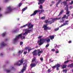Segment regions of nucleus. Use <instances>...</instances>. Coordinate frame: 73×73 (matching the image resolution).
Wrapping results in <instances>:
<instances>
[{
	"mask_svg": "<svg viewBox=\"0 0 73 73\" xmlns=\"http://www.w3.org/2000/svg\"><path fill=\"white\" fill-rule=\"evenodd\" d=\"M64 12V10H62L60 12L59 15H58V16H60L61 15H62V13Z\"/></svg>",
	"mask_w": 73,
	"mask_h": 73,
	"instance_id": "nucleus-18",
	"label": "nucleus"
},
{
	"mask_svg": "<svg viewBox=\"0 0 73 73\" xmlns=\"http://www.w3.org/2000/svg\"><path fill=\"white\" fill-rule=\"evenodd\" d=\"M63 72H65V73H67V70H63Z\"/></svg>",
	"mask_w": 73,
	"mask_h": 73,
	"instance_id": "nucleus-41",
	"label": "nucleus"
},
{
	"mask_svg": "<svg viewBox=\"0 0 73 73\" xmlns=\"http://www.w3.org/2000/svg\"><path fill=\"white\" fill-rule=\"evenodd\" d=\"M27 53V52H24L23 53V54H26Z\"/></svg>",
	"mask_w": 73,
	"mask_h": 73,
	"instance_id": "nucleus-47",
	"label": "nucleus"
},
{
	"mask_svg": "<svg viewBox=\"0 0 73 73\" xmlns=\"http://www.w3.org/2000/svg\"><path fill=\"white\" fill-rule=\"evenodd\" d=\"M61 66V65L60 64H57L56 66V67L57 68H60Z\"/></svg>",
	"mask_w": 73,
	"mask_h": 73,
	"instance_id": "nucleus-29",
	"label": "nucleus"
},
{
	"mask_svg": "<svg viewBox=\"0 0 73 73\" xmlns=\"http://www.w3.org/2000/svg\"><path fill=\"white\" fill-rule=\"evenodd\" d=\"M59 67H57L56 68V70H59V68H58Z\"/></svg>",
	"mask_w": 73,
	"mask_h": 73,
	"instance_id": "nucleus-56",
	"label": "nucleus"
},
{
	"mask_svg": "<svg viewBox=\"0 0 73 73\" xmlns=\"http://www.w3.org/2000/svg\"><path fill=\"white\" fill-rule=\"evenodd\" d=\"M37 54H38V56H40V54H38V53Z\"/></svg>",
	"mask_w": 73,
	"mask_h": 73,
	"instance_id": "nucleus-60",
	"label": "nucleus"
},
{
	"mask_svg": "<svg viewBox=\"0 0 73 73\" xmlns=\"http://www.w3.org/2000/svg\"><path fill=\"white\" fill-rule=\"evenodd\" d=\"M26 26H28V24H26V25H24L23 26H22L21 27L22 28H24V27H26Z\"/></svg>",
	"mask_w": 73,
	"mask_h": 73,
	"instance_id": "nucleus-37",
	"label": "nucleus"
},
{
	"mask_svg": "<svg viewBox=\"0 0 73 73\" xmlns=\"http://www.w3.org/2000/svg\"><path fill=\"white\" fill-rule=\"evenodd\" d=\"M20 45H22L23 44V42H21L20 43Z\"/></svg>",
	"mask_w": 73,
	"mask_h": 73,
	"instance_id": "nucleus-42",
	"label": "nucleus"
},
{
	"mask_svg": "<svg viewBox=\"0 0 73 73\" xmlns=\"http://www.w3.org/2000/svg\"><path fill=\"white\" fill-rule=\"evenodd\" d=\"M36 58L35 57H34V58H33V60L32 61V62H34V61H36Z\"/></svg>",
	"mask_w": 73,
	"mask_h": 73,
	"instance_id": "nucleus-26",
	"label": "nucleus"
},
{
	"mask_svg": "<svg viewBox=\"0 0 73 73\" xmlns=\"http://www.w3.org/2000/svg\"><path fill=\"white\" fill-rule=\"evenodd\" d=\"M62 3L64 4V6H65V5H66L67 6V2L66 1H64Z\"/></svg>",
	"mask_w": 73,
	"mask_h": 73,
	"instance_id": "nucleus-20",
	"label": "nucleus"
},
{
	"mask_svg": "<svg viewBox=\"0 0 73 73\" xmlns=\"http://www.w3.org/2000/svg\"><path fill=\"white\" fill-rule=\"evenodd\" d=\"M60 26L58 28H56L54 29V31H58L59 30V28H60Z\"/></svg>",
	"mask_w": 73,
	"mask_h": 73,
	"instance_id": "nucleus-24",
	"label": "nucleus"
},
{
	"mask_svg": "<svg viewBox=\"0 0 73 73\" xmlns=\"http://www.w3.org/2000/svg\"><path fill=\"white\" fill-rule=\"evenodd\" d=\"M25 61V60H24L23 59H22L19 60V61L17 62V63H15L14 65H19V66H20L22 65V64H23V62H24Z\"/></svg>",
	"mask_w": 73,
	"mask_h": 73,
	"instance_id": "nucleus-2",
	"label": "nucleus"
},
{
	"mask_svg": "<svg viewBox=\"0 0 73 73\" xmlns=\"http://www.w3.org/2000/svg\"><path fill=\"white\" fill-rule=\"evenodd\" d=\"M68 22H69V21H65V23H63V24L62 25L60 26V27H63V26H64V25H68V23H67Z\"/></svg>",
	"mask_w": 73,
	"mask_h": 73,
	"instance_id": "nucleus-10",
	"label": "nucleus"
},
{
	"mask_svg": "<svg viewBox=\"0 0 73 73\" xmlns=\"http://www.w3.org/2000/svg\"><path fill=\"white\" fill-rule=\"evenodd\" d=\"M3 54H2V53H1V54H0V56H3Z\"/></svg>",
	"mask_w": 73,
	"mask_h": 73,
	"instance_id": "nucleus-59",
	"label": "nucleus"
},
{
	"mask_svg": "<svg viewBox=\"0 0 73 73\" xmlns=\"http://www.w3.org/2000/svg\"><path fill=\"white\" fill-rule=\"evenodd\" d=\"M40 60H41L42 61H43V58H40Z\"/></svg>",
	"mask_w": 73,
	"mask_h": 73,
	"instance_id": "nucleus-46",
	"label": "nucleus"
},
{
	"mask_svg": "<svg viewBox=\"0 0 73 73\" xmlns=\"http://www.w3.org/2000/svg\"><path fill=\"white\" fill-rule=\"evenodd\" d=\"M2 16V14H0V17H1Z\"/></svg>",
	"mask_w": 73,
	"mask_h": 73,
	"instance_id": "nucleus-61",
	"label": "nucleus"
},
{
	"mask_svg": "<svg viewBox=\"0 0 73 73\" xmlns=\"http://www.w3.org/2000/svg\"><path fill=\"white\" fill-rule=\"evenodd\" d=\"M5 35H6V32H5L2 34V37H4L5 36Z\"/></svg>",
	"mask_w": 73,
	"mask_h": 73,
	"instance_id": "nucleus-25",
	"label": "nucleus"
},
{
	"mask_svg": "<svg viewBox=\"0 0 73 73\" xmlns=\"http://www.w3.org/2000/svg\"><path fill=\"white\" fill-rule=\"evenodd\" d=\"M41 12V10H40L35 11L34 12V13L31 15L30 16H35V15H36V14L37 13H38V12Z\"/></svg>",
	"mask_w": 73,
	"mask_h": 73,
	"instance_id": "nucleus-8",
	"label": "nucleus"
},
{
	"mask_svg": "<svg viewBox=\"0 0 73 73\" xmlns=\"http://www.w3.org/2000/svg\"><path fill=\"white\" fill-rule=\"evenodd\" d=\"M47 39V38H42L40 39L39 42H38H38H39L38 45H41L44 44V42H45L46 41V40Z\"/></svg>",
	"mask_w": 73,
	"mask_h": 73,
	"instance_id": "nucleus-3",
	"label": "nucleus"
},
{
	"mask_svg": "<svg viewBox=\"0 0 73 73\" xmlns=\"http://www.w3.org/2000/svg\"><path fill=\"white\" fill-rule=\"evenodd\" d=\"M6 72H10V70H6Z\"/></svg>",
	"mask_w": 73,
	"mask_h": 73,
	"instance_id": "nucleus-53",
	"label": "nucleus"
},
{
	"mask_svg": "<svg viewBox=\"0 0 73 73\" xmlns=\"http://www.w3.org/2000/svg\"><path fill=\"white\" fill-rule=\"evenodd\" d=\"M7 10L8 11H7L5 12V14H6V13H9L11 11H12L13 10V9H12L11 8V7L9 6V7H7Z\"/></svg>",
	"mask_w": 73,
	"mask_h": 73,
	"instance_id": "nucleus-7",
	"label": "nucleus"
},
{
	"mask_svg": "<svg viewBox=\"0 0 73 73\" xmlns=\"http://www.w3.org/2000/svg\"><path fill=\"white\" fill-rule=\"evenodd\" d=\"M52 4H54V1H52Z\"/></svg>",
	"mask_w": 73,
	"mask_h": 73,
	"instance_id": "nucleus-57",
	"label": "nucleus"
},
{
	"mask_svg": "<svg viewBox=\"0 0 73 73\" xmlns=\"http://www.w3.org/2000/svg\"><path fill=\"white\" fill-rule=\"evenodd\" d=\"M22 34H19V35L16 36V38H15L14 40L13 41L14 42H16L17 40L20 38V37L21 38V40H23V36H22Z\"/></svg>",
	"mask_w": 73,
	"mask_h": 73,
	"instance_id": "nucleus-4",
	"label": "nucleus"
},
{
	"mask_svg": "<svg viewBox=\"0 0 73 73\" xmlns=\"http://www.w3.org/2000/svg\"><path fill=\"white\" fill-rule=\"evenodd\" d=\"M69 61V60H68L67 61H66L64 62V63L66 64V63H67Z\"/></svg>",
	"mask_w": 73,
	"mask_h": 73,
	"instance_id": "nucleus-45",
	"label": "nucleus"
},
{
	"mask_svg": "<svg viewBox=\"0 0 73 73\" xmlns=\"http://www.w3.org/2000/svg\"><path fill=\"white\" fill-rule=\"evenodd\" d=\"M27 8H28L27 7H26L25 8H23V9H22V11L23 12L25 11V10H26V9H27Z\"/></svg>",
	"mask_w": 73,
	"mask_h": 73,
	"instance_id": "nucleus-23",
	"label": "nucleus"
},
{
	"mask_svg": "<svg viewBox=\"0 0 73 73\" xmlns=\"http://www.w3.org/2000/svg\"><path fill=\"white\" fill-rule=\"evenodd\" d=\"M49 46V44H48L46 45L45 46V48H48V46Z\"/></svg>",
	"mask_w": 73,
	"mask_h": 73,
	"instance_id": "nucleus-39",
	"label": "nucleus"
},
{
	"mask_svg": "<svg viewBox=\"0 0 73 73\" xmlns=\"http://www.w3.org/2000/svg\"><path fill=\"white\" fill-rule=\"evenodd\" d=\"M68 19V17H66V19Z\"/></svg>",
	"mask_w": 73,
	"mask_h": 73,
	"instance_id": "nucleus-63",
	"label": "nucleus"
},
{
	"mask_svg": "<svg viewBox=\"0 0 73 73\" xmlns=\"http://www.w3.org/2000/svg\"><path fill=\"white\" fill-rule=\"evenodd\" d=\"M42 37V36H39L38 37V38H41V37Z\"/></svg>",
	"mask_w": 73,
	"mask_h": 73,
	"instance_id": "nucleus-50",
	"label": "nucleus"
},
{
	"mask_svg": "<svg viewBox=\"0 0 73 73\" xmlns=\"http://www.w3.org/2000/svg\"><path fill=\"white\" fill-rule=\"evenodd\" d=\"M46 41L48 43V42H50V39H48V38H47L46 40Z\"/></svg>",
	"mask_w": 73,
	"mask_h": 73,
	"instance_id": "nucleus-31",
	"label": "nucleus"
},
{
	"mask_svg": "<svg viewBox=\"0 0 73 73\" xmlns=\"http://www.w3.org/2000/svg\"><path fill=\"white\" fill-rule=\"evenodd\" d=\"M51 50L52 51V52H54L55 51V49H52Z\"/></svg>",
	"mask_w": 73,
	"mask_h": 73,
	"instance_id": "nucleus-48",
	"label": "nucleus"
},
{
	"mask_svg": "<svg viewBox=\"0 0 73 73\" xmlns=\"http://www.w3.org/2000/svg\"><path fill=\"white\" fill-rule=\"evenodd\" d=\"M38 1H39V2L40 3H38V4L39 5L40 4H43V3H44V1H45V0H38Z\"/></svg>",
	"mask_w": 73,
	"mask_h": 73,
	"instance_id": "nucleus-13",
	"label": "nucleus"
},
{
	"mask_svg": "<svg viewBox=\"0 0 73 73\" xmlns=\"http://www.w3.org/2000/svg\"><path fill=\"white\" fill-rule=\"evenodd\" d=\"M65 9L66 11V15H69L70 13V11H69V9H68V5H67L66 7L65 8Z\"/></svg>",
	"mask_w": 73,
	"mask_h": 73,
	"instance_id": "nucleus-9",
	"label": "nucleus"
},
{
	"mask_svg": "<svg viewBox=\"0 0 73 73\" xmlns=\"http://www.w3.org/2000/svg\"><path fill=\"white\" fill-rule=\"evenodd\" d=\"M58 2H57V3L56 4V7H58V5L60 3V2H61L62 1V0H58ZM56 1H57V0H56Z\"/></svg>",
	"mask_w": 73,
	"mask_h": 73,
	"instance_id": "nucleus-14",
	"label": "nucleus"
},
{
	"mask_svg": "<svg viewBox=\"0 0 73 73\" xmlns=\"http://www.w3.org/2000/svg\"><path fill=\"white\" fill-rule=\"evenodd\" d=\"M22 38H23V39H25V37L24 36H22Z\"/></svg>",
	"mask_w": 73,
	"mask_h": 73,
	"instance_id": "nucleus-55",
	"label": "nucleus"
},
{
	"mask_svg": "<svg viewBox=\"0 0 73 73\" xmlns=\"http://www.w3.org/2000/svg\"><path fill=\"white\" fill-rule=\"evenodd\" d=\"M40 9H42V5H40L39 6Z\"/></svg>",
	"mask_w": 73,
	"mask_h": 73,
	"instance_id": "nucleus-38",
	"label": "nucleus"
},
{
	"mask_svg": "<svg viewBox=\"0 0 73 73\" xmlns=\"http://www.w3.org/2000/svg\"><path fill=\"white\" fill-rule=\"evenodd\" d=\"M29 48V46H27V47H26L25 48V49L26 50H27V49H28Z\"/></svg>",
	"mask_w": 73,
	"mask_h": 73,
	"instance_id": "nucleus-34",
	"label": "nucleus"
},
{
	"mask_svg": "<svg viewBox=\"0 0 73 73\" xmlns=\"http://www.w3.org/2000/svg\"><path fill=\"white\" fill-rule=\"evenodd\" d=\"M72 4H73V1H72L71 3H70V4L72 5Z\"/></svg>",
	"mask_w": 73,
	"mask_h": 73,
	"instance_id": "nucleus-54",
	"label": "nucleus"
},
{
	"mask_svg": "<svg viewBox=\"0 0 73 73\" xmlns=\"http://www.w3.org/2000/svg\"><path fill=\"white\" fill-rule=\"evenodd\" d=\"M35 49V48H32L28 49V52L29 53V52H31V50H32L33 49Z\"/></svg>",
	"mask_w": 73,
	"mask_h": 73,
	"instance_id": "nucleus-27",
	"label": "nucleus"
},
{
	"mask_svg": "<svg viewBox=\"0 0 73 73\" xmlns=\"http://www.w3.org/2000/svg\"><path fill=\"white\" fill-rule=\"evenodd\" d=\"M68 67H70L71 68H73V63H71V64H69V65L68 66Z\"/></svg>",
	"mask_w": 73,
	"mask_h": 73,
	"instance_id": "nucleus-21",
	"label": "nucleus"
},
{
	"mask_svg": "<svg viewBox=\"0 0 73 73\" xmlns=\"http://www.w3.org/2000/svg\"><path fill=\"white\" fill-rule=\"evenodd\" d=\"M69 16H70V15H68L67 16V17H69Z\"/></svg>",
	"mask_w": 73,
	"mask_h": 73,
	"instance_id": "nucleus-64",
	"label": "nucleus"
},
{
	"mask_svg": "<svg viewBox=\"0 0 73 73\" xmlns=\"http://www.w3.org/2000/svg\"><path fill=\"white\" fill-rule=\"evenodd\" d=\"M66 15H64L63 17L62 18V19H65V18H66Z\"/></svg>",
	"mask_w": 73,
	"mask_h": 73,
	"instance_id": "nucleus-36",
	"label": "nucleus"
},
{
	"mask_svg": "<svg viewBox=\"0 0 73 73\" xmlns=\"http://www.w3.org/2000/svg\"><path fill=\"white\" fill-rule=\"evenodd\" d=\"M42 12L43 13L44 12V10L42 9V10H41L40 12L39 13V14L40 15L41 14V13H42Z\"/></svg>",
	"mask_w": 73,
	"mask_h": 73,
	"instance_id": "nucleus-30",
	"label": "nucleus"
},
{
	"mask_svg": "<svg viewBox=\"0 0 73 73\" xmlns=\"http://www.w3.org/2000/svg\"><path fill=\"white\" fill-rule=\"evenodd\" d=\"M23 65H25L23 67V69H22V70L21 71V72H19V73H21V72L22 73H23L24 72V71L25 70H26V67H27V64L25 63H24Z\"/></svg>",
	"mask_w": 73,
	"mask_h": 73,
	"instance_id": "nucleus-6",
	"label": "nucleus"
},
{
	"mask_svg": "<svg viewBox=\"0 0 73 73\" xmlns=\"http://www.w3.org/2000/svg\"><path fill=\"white\" fill-rule=\"evenodd\" d=\"M68 43L69 44H70V43H72V41L71 40H70L68 41Z\"/></svg>",
	"mask_w": 73,
	"mask_h": 73,
	"instance_id": "nucleus-52",
	"label": "nucleus"
},
{
	"mask_svg": "<svg viewBox=\"0 0 73 73\" xmlns=\"http://www.w3.org/2000/svg\"><path fill=\"white\" fill-rule=\"evenodd\" d=\"M56 51H59L58 50V49H56Z\"/></svg>",
	"mask_w": 73,
	"mask_h": 73,
	"instance_id": "nucleus-62",
	"label": "nucleus"
},
{
	"mask_svg": "<svg viewBox=\"0 0 73 73\" xmlns=\"http://www.w3.org/2000/svg\"><path fill=\"white\" fill-rule=\"evenodd\" d=\"M28 27L29 28L28 29H26L25 30V33L23 34V35H25L26 34L28 35L29 33H31V32L32 31V29L29 30V29H31L33 27V25H32V23H28Z\"/></svg>",
	"mask_w": 73,
	"mask_h": 73,
	"instance_id": "nucleus-1",
	"label": "nucleus"
},
{
	"mask_svg": "<svg viewBox=\"0 0 73 73\" xmlns=\"http://www.w3.org/2000/svg\"><path fill=\"white\" fill-rule=\"evenodd\" d=\"M49 21H48V20H46L45 21V22L46 23V24H46L48 23Z\"/></svg>",
	"mask_w": 73,
	"mask_h": 73,
	"instance_id": "nucleus-35",
	"label": "nucleus"
},
{
	"mask_svg": "<svg viewBox=\"0 0 73 73\" xmlns=\"http://www.w3.org/2000/svg\"><path fill=\"white\" fill-rule=\"evenodd\" d=\"M70 9H72L73 8V6H71L69 7Z\"/></svg>",
	"mask_w": 73,
	"mask_h": 73,
	"instance_id": "nucleus-49",
	"label": "nucleus"
},
{
	"mask_svg": "<svg viewBox=\"0 0 73 73\" xmlns=\"http://www.w3.org/2000/svg\"><path fill=\"white\" fill-rule=\"evenodd\" d=\"M21 5H22V3H20L19 4V7H20V6H21Z\"/></svg>",
	"mask_w": 73,
	"mask_h": 73,
	"instance_id": "nucleus-44",
	"label": "nucleus"
},
{
	"mask_svg": "<svg viewBox=\"0 0 73 73\" xmlns=\"http://www.w3.org/2000/svg\"><path fill=\"white\" fill-rule=\"evenodd\" d=\"M48 26V24H47L46 25H44L43 26V28H44V31H46L47 30H50L51 29V28H49V27H47Z\"/></svg>",
	"mask_w": 73,
	"mask_h": 73,
	"instance_id": "nucleus-5",
	"label": "nucleus"
},
{
	"mask_svg": "<svg viewBox=\"0 0 73 73\" xmlns=\"http://www.w3.org/2000/svg\"><path fill=\"white\" fill-rule=\"evenodd\" d=\"M41 19H42V20H44L45 19V17H43L41 18Z\"/></svg>",
	"mask_w": 73,
	"mask_h": 73,
	"instance_id": "nucleus-40",
	"label": "nucleus"
},
{
	"mask_svg": "<svg viewBox=\"0 0 73 73\" xmlns=\"http://www.w3.org/2000/svg\"><path fill=\"white\" fill-rule=\"evenodd\" d=\"M19 54H21L22 53V52H21V50H19Z\"/></svg>",
	"mask_w": 73,
	"mask_h": 73,
	"instance_id": "nucleus-43",
	"label": "nucleus"
},
{
	"mask_svg": "<svg viewBox=\"0 0 73 73\" xmlns=\"http://www.w3.org/2000/svg\"><path fill=\"white\" fill-rule=\"evenodd\" d=\"M8 0H5V1L6 2H8Z\"/></svg>",
	"mask_w": 73,
	"mask_h": 73,
	"instance_id": "nucleus-58",
	"label": "nucleus"
},
{
	"mask_svg": "<svg viewBox=\"0 0 73 73\" xmlns=\"http://www.w3.org/2000/svg\"><path fill=\"white\" fill-rule=\"evenodd\" d=\"M47 72H48V73H50V72H51V70H50V69H48V70H47Z\"/></svg>",
	"mask_w": 73,
	"mask_h": 73,
	"instance_id": "nucleus-32",
	"label": "nucleus"
},
{
	"mask_svg": "<svg viewBox=\"0 0 73 73\" xmlns=\"http://www.w3.org/2000/svg\"><path fill=\"white\" fill-rule=\"evenodd\" d=\"M38 52V54H40V53H42L43 52V51L42 50L40 51V49H38L37 50Z\"/></svg>",
	"mask_w": 73,
	"mask_h": 73,
	"instance_id": "nucleus-17",
	"label": "nucleus"
},
{
	"mask_svg": "<svg viewBox=\"0 0 73 73\" xmlns=\"http://www.w3.org/2000/svg\"><path fill=\"white\" fill-rule=\"evenodd\" d=\"M56 67H57V66H56V65H55V66H52V69H55V68H56Z\"/></svg>",
	"mask_w": 73,
	"mask_h": 73,
	"instance_id": "nucleus-33",
	"label": "nucleus"
},
{
	"mask_svg": "<svg viewBox=\"0 0 73 73\" xmlns=\"http://www.w3.org/2000/svg\"><path fill=\"white\" fill-rule=\"evenodd\" d=\"M61 17H60L58 18H53V19L54 21H57V20H61Z\"/></svg>",
	"mask_w": 73,
	"mask_h": 73,
	"instance_id": "nucleus-16",
	"label": "nucleus"
},
{
	"mask_svg": "<svg viewBox=\"0 0 73 73\" xmlns=\"http://www.w3.org/2000/svg\"><path fill=\"white\" fill-rule=\"evenodd\" d=\"M66 68V65H63L62 66V69H64V68Z\"/></svg>",
	"mask_w": 73,
	"mask_h": 73,
	"instance_id": "nucleus-28",
	"label": "nucleus"
},
{
	"mask_svg": "<svg viewBox=\"0 0 73 73\" xmlns=\"http://www.w3.org/2000/svg\"><path fill=\"white\" fill-rule=\"evenodd\" d=\"M59 53V51H56L55 52V53Z\"/></svg>",
	"mask_w": 73,
	"mask_h": 73,
	"instance_id": "nucleus-51",
	"label": "nucleus"
},
{
	"mask_svg": "<svg viewBox=\"0 0 73 73\" xmlns=\"http://www.w3.org/2000/svg\"><path fill=\"white\" fill-rule=\"evenodd\" d=\"M50 38L51 40H53L54 38V35L50 36Z\"/></svg>",
	"mask_w": 73,
	"mask_h": 73,
	"instance_id": "nucleus-22",
	"label": "nucleus"
},
{
	"mask_svg": "<svg viewBox=\"0 0 73 73\" xmlns=\"http://www.w3.org/2000/svg\"><path fill=\"white\" fill-rule=\"evenodd\" d=\"M37 50H35L32 52V53L33 54L34 56H37V55H38L37 53Z\"/></svg>",
	"mask_w": 73,
	"mask_h": 73,
	"instance_id": "nucleus-11",
	"label": "nucleus"
},
{
	"mask_svg": "<svg viewBox=\"0 0 73 73\" xmlns=\"http://www.w3.org/2000/svg\"><path fill=\"white\" fill-rule=\"evenodd\" d=\"M7 45L5 43H4V42H2L1 44V46H7Z\"/></svg>",
	"mask_w": 73,
	"mask_h": 73,
	"instance_id": "nucleus-19",
	"label": "nucleus"
},
{
	"mask_svg": "<svg viewBox=\"0 0 73 73\" xmlns=\"http://www.w3.org/2000/svg\"><path fill=\"white\" fill-rule=\"evenodd\" d=\"M36 64L34 63H31L30 65V66H31V68H33V67H35L36 66Z\"/></svg>",
	"mask_w": 73,
	"mask_h": 73,
	"instance_id": "nucleus-15",
	"label": "nucleus"
},
{
	"mask_svg": "<svg viewBox=\"0 0 73 73\" xmlns=\"http://www.w3.org/2000/svg\"><path fill=\"white\" fill-rule=\"evenodd\" d=\"M52 20L49 21L48 22V23L49 24H52V23H54V21L53 20V18L51 19Z\"/></svg>",
	"mask_w": 73,
	"mask_h": 73,
	"instance_id": "nucleus-12",
	"label": "nucleus"
}]
</instances>
